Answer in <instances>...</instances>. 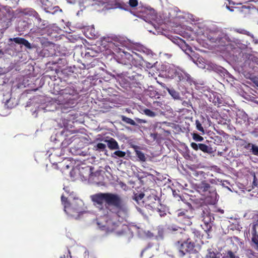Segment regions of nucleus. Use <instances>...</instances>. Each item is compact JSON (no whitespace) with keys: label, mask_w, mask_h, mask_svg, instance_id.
Returning a JSON list of instances; mask_svg holds the SVG:
<instances>
[{"label":"nucleus","mask_w":258,"mask_h":258,"mask_svg":"<svg viewBox=\"0 0 258 258\" xmlns=\"http://www.w3.org/2000/svg\"><path fill=\"white\" fill-rule=\"evenodd\" d=\"M92 201L101 207L99 217L97 218V224L99 229L106 233L115 232L118 236L124 235L128 227L117 220L118 216L106 207H103V203L106 206H113L117 209H122L123 202L120 196L116 194L110 192L98 193L92 196Z\"/></svg>","instance_id":"nucleus-1"},{"label":"nucleus","mask_w":258,"mask_h":258,"mask_svg":"<svg viewBox=\"0 0 258 258\" xmlns=\"http://www.w3.org/2000/svg\"><path fill=\"white\" fill-rule=\"evenodd\" d=\"M79 98L77 90L74 86L69 85L60 91L59 95L56 101L61 111L67 113L70 111L69 109L75 106Z\"/></svg>","instance_id":"nucleus-2"},{"label":"nucleus","mask_w":258,"mask_h":258,"mask_svg":"<svg viewBox=\"0 0 258 258\" xmlns=\"http://www.w3.org/2000/svg\"><path fill=\"white\" fill-rule=\"evenodd\" d=\"M206 37L213 46L216 47L227 46L230 39L228 35L221 30H211L206 34Z\"/></svg>","instance_id":"nucleus-3"},{"label":"nucleus","mask_w":258,"mask_h":258,"mask_svg":"<svg viewBox=\"0 0 258 258\" xmlns=\"http://www.w3.org/2000/svg\"><path fill=\"white\" fill-rule=\"evenodd\" d=\"M113 53L115 55V58L116 61L122 65L126 66L130 69L132 68V62L133 60V56L130 53L125 51L122 49V46L116 45L114 43L111 46Z\"/></svg>","instance_id":"nucleus-4"},{"label":"nucleus","mask_w":258,"mask_h":258,"mask_svg":"<svg viewBox=\"0 0 258 258\" xmlns=\"http://www.w3.org/2000/svg\"><path fill=\"white\" fill-rule=\"evenodd\" d=\"M61 201L64 207V211L68 216L73 217L78 216L79 213L81 212V209L79 205H81L82 201L77 199L71 204L63 195L61 197Z\"/></svg>","instance_id":"nucleus-5"},{"label":"nucleus","mask_w":258,"mask_h":258,"mask_svg":"<svg viewBox=\"0 0 258 258\" xmlns=\"http://www.w3.org/2000/svg\"><path fill=\"white\" fill-rule=\"evenodd\" d=\"M177 246L180 256H183L186 253H194L195 251V244L190 237L181 243L178 241Z\"/></svg>","instance_id":"nucleus-6"},{"label":"nucleus","mask_w":258,"mask_h":258,"mask_svg":"<svg viewBox=\"0 0 258 258\" xmlns=\"http://www.w3.org/2000/svg\"><path fill=\"white\" fill-rule=\"evenodd\" d=\"M160 202V199L154 192L147 196L143 201L145 207L152 210H155Z\"/></svg>","instance_id":"nucleus-7"},{"label":"nucleus","mask_w":258,"mask_h":258,"mask_svg":"<svg viewBox=\"0 0 258 258\" xmlns=\"http://www.w3.org/2000/svg\"><path fill=\"white\" fill-rule=\"evenodd\" d=\"M202 212H201V216L203 218V221L204 223L205 228L203 229L206 232H209L212 229V225L211 222L212 221V216L210 212V209L208 207H202Z\"/></svg>","instance_id":"nucleus-8"},{"label":"nucleus","mask_w":258,"mask_h":258,"mask_svg":"<svg viewBox=\"0 0 258 258\" xmlns=\"http://www.w3.org/2000/svg\"><path fill=\"white\" fill-rule=\"evenodd\" d=\"M190 147L195 151L200 150L205 153L210 154L212 152V148L204 144L192 142L190 143Z\"/></svg>","instance_id":"nucleus-9"},{"label":"nucleus","mask_w":258,"mask_h":258,"mask_svg":"<svg viewBox=\"0 0 258 258\" xmlns=\"http://www.w3.org/2000/svg\"><path fill=\"white\" fill-rule=\"evenodd\" d=\"M198 188L201 191L207 192L209 191V193L214 195H216V189L213 187L211 186L210 184L207 183L206 181H202L198 186Z\"/></svg>","instance_id":"nucleus-10"},{"label":"nucleus","mask_w":258,"mask_h":258,"mask_svg":"<svg viewBox=\"0 0 258 258\" xmlns=\"http://www.w3.org/2000/svg\"><path fill=\"white\" fill-rule=\"evenodd\" d=\"M9 41H14L16 43L22 44L28 48H31V44L29 42V41L23 38L15 37L13 38H10L9 39Z\"/></svg>","instance_id":"nucleus-11"},{"label":"nucleus","mask_w":258,"mask_h":258,"mask_svg":"<svg viewBox=\"0 0 258 258\" xmlns=\"http://www.w3.org/2000/svg\"><path fill=\"white\" fill-rule=\"evenodd\" d=\"M104 141L107 143V146L110 150H117L119 149L118 143L114 139L110 138L109 140H105Z\"/></svg>","instance_id":"nucleus-12"},{"label":"nucleus","mask_w":258,"mask_h":258,"mask_svg":"<svg viewBox=\"0 0 258 258\" xmlns=\"http://www.w3.org/2000/svg\"><path fill=\"white\" fill-rule=\"evenodd\" d=\"M252 241L258 247V223L254 224L252 228Z\"/></svg>","instance_id":"nucleus-13"},{"label":"nucleus","mask_w":258,"mask_h":258,"mask_svg":"<svg viewBox=\"0 0 258 258\" xmlns=\"http://www.w3.org/2000/svg\"><path fill=\"white\" fill-rule=\"evenodd\" d=\"M155 210H156L160 216L162 217L166 215L167 208L165 205H163L160 203L157 206Z\"/></svg>","instance_id":"nucleus-14"},{"label":"nucleus","mask_w":258,"mask_h":258,"mask_svg":"<svg viewBox=\"0 0 258 258\" xmlns=\"http://www.w3.org/2000/svg\"><path fill=\"white\" fill-rule=\"evenodd\" d=\"M144 64H145V60L142 57L138 56V57L135 58L133 56L132 66L133 65L136 67H143Z\"/></svg>","instance_id":"nucleus-15"},{"label":"nucleus","mask_w":258,"mask_h":258,"mask_svg":"<svg viewBox=\"0 0 258 258\" xmlns=\"http://www.w3.org/2000/svg\"><path fill=\"white\" fill-rule=\"evenodd\" d=\"M116 3L114 1L111 0H105L103 9L105 10H110L115 8Z\"/></svg>","instance_id":"nucleus-16"},{"label":"nucleus","mask_w":258,"mask_h":258,"mask_svg":"<svg viewBox=\"0 0 258 258\" xmlns=\"http://www.w3.org/2000/svg\"><path fill=\"white\" fill-rule=\"evenodd\" d=\"M22 13L25 15L32 16L34 18L35 17V16H37V14H38V13L35 10H34V9H33L32 8L24 9L23 10Z\"/></svg>","instance_id":"nucleus-17"},{"label":"nucleus","mask_w":258,"mask_h":258,"mask_svg":"<svg viewBox=\"0 0 258 258\" xmlns=\"http://www.w3.org/2000/svg\"><path fill=\"white\" fill-rule=\"evenodd\" d=\"M76 139H77V138H75V136L71 138H66L61 142V146L62 148H66Z\"/></svg>","instance_id":"nucleus-18"},{"label":"nucleus","mask_w":258,"mask_h":258,"mask_svg":"<svg viewBox=\"0 0 258 258\" xmlns=\"http://www.w3.org/2000/svg\"><path fill=\"white\" fill-rule=\"evenodd\" d=\"M134 148L135 150L136 154L138 158L139 159V160L141 161L145 162L146 160L145 154L143 152L137 150V149L139 148V147H138L137 146H135L134 147Z\"/></svg>","instance_id":"nucleus-19"},{"label":"nucleus","mask_w":258,"mask_h":258,"mask_svg":"<svg viewBox=\"0 0 258 258\" xmlns=\"http://www.w3.org/2000/svg\"><path fill=\"white\" fill-rule=\"evenodd\" d=\"M244 147L246 149H248L250 147H251V151L252 154L254 155L258 156V146H256L255 145L252 144L251 143H248Z\"/></svg>","instance_id":"nucleus-20"},{"label":"nucleus","mask_w":258,"mask_h":258,"mask_svg":"<svg viewBox=\"0 0 258 258\" xmlns=\"http://www.w3.org/2000/svg\"><path fill=\"white\" fill-rule=\"evenodd\" d=\"M205 119L204 117H202L203 121L201 122L199 120H196V128L201 132L203 135L205 134V130L204 129V127L202 126V123L204 122V120Z\"/></svg>","instance_id":"nucleus-21"},{"label":"nucleus","mask_w":258,"mask_h":258,"mask_svg":"<svg viewBox=\"0 0 258 258\" xmlns=\"http://www.w3.org/2000/svg\"><path fill=\"white\" fill-rule=\"evenodd\" d=\"M120 118L122 121L127 124H130L132 125H137V124L136 123L135 121L129 117H127L124 115H121L120 116Z\"/></svg>","instance_id":"nucleus-22"},{"label":"nucleus","mask_w":258,"mask_h":258,"mask_svg":"<svg viewBox=\"0 0 258 258\" xmlns=\"http://www.w3.org/2000/svg\"><path fill=\"white\" fill-rule=\"evenodd\" d=\"M187 213H188L187 210H179L177 212V216H178V217H183V218L189 219L190 216H189L187 215Z\"/></svg>","instance_id":"nucleus-23"},{"label":"nucleus","mask_w":258,"mask_h":258,"mask_svg":"<svg viewBox=\"0 0 258 258\" xmlns=\"http://www.w3.org/2000/svg\"><path fill=\"white\" fill-rule=\"evenodd\" d=\"M18 28L22 30H25L26 29H28V24L25 21H20L18 23Z\"/></svg>","instance_id":"nucleus-24"},{"label":"nucleus","mask_w":258,"mask_h":258,"mask_svg":"<svg viewBox=\"0 0 258 258\" xmlns=\"http://www.w3.org/2000/svg\"><path fill=\"white\" fill-rule=\"evenodd\" d=\"M206 258H219L217 256L215 252L212 250V249H208V253L206 255Z\"/></svg>","instance_id":"nucleus-25"},{"label":"nucleus","mask_w":258,"mask_h":258,"mask_svg":"<svg viewBox=\"0 0 258 258\" xmlns=\"http://www.w3.org/2000/svg\"><path fill=\"white\" fill-rule=\"evenodd\" d=\"M235 31L238 33L246 35L247 36L250 35V33L249 31H248L246 30H245L244 29L237 28L235 30Z\"/></svg>","instance_id":"nucleus-26"},{"label":"nucleus","mask_w":258,"mask_h":258,"mask_svg":"<svg viewBox=\"0 0 258 258\" xmlns=\"http://www.w3.org/2000/svg\"><path fill=\"white\" fill-rule=\"evenodd\" d=\"M145 195L143 193L140 194H136L134 196V200L136 202H139L140 200H142L144 197Z\"/></svg>","instance_id":"nucleus-27"},{"label":"nucleus","mask_w":258,"mask_h":258,"mask_svg":"<svg viewBox=\"0 0 258 258\" xmlns=\"http://www.w3.org/2000/svg\"><path fill=\"white\" fill-rule=\"evenodd\" d=\"M192 138L195 141L197 142H201L204 140L203 137L197 133H194L192 134Z\"/></svg>","instance_id":"nucleus-28"},{"label":"nucleus","mask_w":258,"mask_h":258,"mask_svg":"<svg viewBox=\"0 0 258 258\" xmlns=\"http://www.w3.org/2000/svg\"><path fill=\"white\" fill-rule=\"evenodd\" d=\"M144 113L149 116L154 117L155 116V113L149 109H145L144 110Z\"/></svg>","instance_id":"nucleus-29"},{"label":"nucleus","mask_w":258,"mask_h":258,"mask_svg":"<svg viewBox=\"0 0 258 258\" xmlns=\"http://www.w3.org/2000/svg\"><path fill=\"white\" fill-rule=\"evenodd\" d=\"M169 93L174 99H177L179 98L178 93H177L174 90H169Z\"/></svg>","instance_id":"nucleus-30"},{"label":"nucleus","mask_w":258,"mask_h":258,"mask_svg":"<svg viewBox=\"0 0 258 258\" xmlns=\"http://www.w3.org/2000/svg\"><path fill=\"white\" fill-rule=\"evenodd\" d=\"M214 103L215 105L220 106V104L222 103V99L218 96L217 97H215L214 99Z\"/></svg>","instance_id":"nucleus-31"},{"label":"nucleus","mask_w":258,"mask_h":258,"mask_svg":"<svg viewBox=\"0 0 258 258\" xmlns=\"http://www.w3.org/2000/svg\"><path fill=\"white\" fill-rule=\"evenodd\" d=\"M48 25V23L46 21H43L40 24H38V28L40 29L43 30L45 29Z\"/></svg>","instance_id":"nucleus-32"},{"label":"nucleus","mask_w":258,"mask_h":258,"mask_svg":"<svg viewBox=\"0 0 258 258\" xmlns=\"http://www.w3.org/2000/svg\"><path fill=\"white\" fill-rule=\"evenodd\" d=\"M113 154L115 155L116 156L119 157H123L125 155V152L122 151L117 150L115 151L113 153Z\"/></svg>","instance_id":"nucleus-33"},{"label":"nucleus","mask_w":258,"mask_h":258,"mask_svg":"<svg viewBox=\"0 0 258 258\" xmlns=\"http://www.w3.org/2000/svg\"><path fill=\"white\" fill-rule=\"evenodd\" d=\"M258 185V179L256 178L255 174H253V181L252 183V188L257 187Z\"/></svg>","instance_id":"nucleus-34"},{"label":"nucleus","mask_w":258,"mask_h":258,"mask_svg":"<svg viewBox=\"0 0 258 258\" xmlns=\"http://www.w3.org/2000/svg\"><path fill=\"white\" fill-rule=\"evenodd\" d=\"M128 4L130 7L135 8L138 5V0H129Z\"/></svg>","instance_id":"nucleus-35"},{"label":"nucleus","mask_w":258,"mask_h":258,"mask_svg":"<svg viewBox=\"0 0 258 258\" xmlns=\"http://www.w3.org/2000/svg\"><path fill=\"white\" fill-rule=\"evenodd\" d=\"M96 147L98 149L103 151L106 148V145L104 144L100 143L97 144Z\"/></svg>","instance_id":"nucleus-36"},{"label":"nucleus","mask_w":258,"mask_h":258,"mask_svg":"<svg viewBox=\"0 0 258 258\" xmlns=\"http://www.w3.org/2000/svg\"><path fill=\"white\" fill-rule=\"evenodd\" d=\"M226 257L227 258H237L232 251H228L227 253Z\"/></svg>","instance_id":"nucleus-37"},{"label":"nucleus","mask_w":258,"mask_h":258,"mask_svg":"<svg viewBox=\"0 0 258 258\" xmlns=\"http://www.w3.org/2000/svg\"><path fill=\"white\" fill-rule=\"evenodd\" d=\"M158 134L157 133H151L150 134V137H151V139L155 141L157 139Z\"/></svg>","instance_id":"nucleus-38"},{"label":"nucleus","mask_w":258,"mask_h":258,"mask_svg":"<svg viewBox=\"0 0 258 258\" xmlns=\"http://www.w3.org/2000/svg\"><path fill=\"white\" fill-rule=\"evenodd\" d=\"M191 235L194 236V238L195 239L196 236L197 238L200 239V234L199 231H195L192 232Z\"/></svg>","instance_id":"nucleus-39"},{"label":"nucleus","mask_w":258,"mask_h":258,"mask_svg":"<svg viewBox=\"0 0 258 258\" xmlns=\"http://www.w3.org/2000/svg\"><path fill=\"white\" fill-rule=\"evenodd\" d=\"M142 67H146L148 69H150L153 67V64L152 63L148 62L145 60V64L143 65Z\"/></svg>","instance_id":"nucleus-40"},{"label":"nucleus","mask_w":258,"mask_h":258,"mask_svg":"<svg viewBox=\"0 0 258 258\" xmlns=\"http://www.w3.org/2000/svg\"><path fill=\"white\" fill-rule=\"evenodd\" d=\"M95 1L96 5L104 6L105 0H95Z\"/></svg>","instance_id":"nucleus-41"},{"label":"nucleus","mask_w":258,"mask_h":258,"mask_svg":"<svg viewBox=\"0 0 258 258\" xmlns=\"http://www.w3.org/2000/svg\"><path fill=\"white\" fill-rule=\"evenodd\" d=\"M35 20L37 21L38 25V24H40V23H41L43 21H44L40 18L38 13L37 14V16H35Z\"/></svg>","instance_id":"nucleus-42"},{"label":"nucleus","mask_w":258,"mask_h":258,"mask_svg":"<svg viewBox=\"0 0 258 258\" xmlns=\"http://www.w3.org/2000/svg\"><path fill=\"white\" fill-rule=\"evenodd\" d=\"M60 258H71L70 251H68V252L66 253V255L64 254L63 256H61Z\"/></svg>","instance_id":"nucleus-43"},{"label":"nucleus","mask_w":258,"mask_h":258,"mask_svg":"<svg viewBox=\"0 0 258 258\" xmlns=\"http://www.w3.org/2000/svg\"><path fill=\"white\" fill-rule=\"evenodd\" d=\"M150 250V247H146V248H145L144 250H142V251L141 252V256H143V255L144 254V253L148 251H149Z\"/></svg>","instance_id":"nucleus-44"},{"label":"nucleus","mask_w":258,"mask_h":258,"mask_svg":"<svg viewBox=\"0 0 258 258\" xmlns=\"http://www.w3.org/2000/svg\"><path fill=\"white\" fill-rule=\"evenodd\" d=\"M215 141H216L218 143H221L222 142V138L221 137L216 136Z\"/></svg>","instance_id":"nucleus-45"},{"label":"nucleus","mask_w":258,"mask_h":258,"mask_svg":"<svg viewBox=\"0 0 258 258\" xmlns=\"http://www.w3.org/2000/svg\"><path fill=\"white\" fill-rule=\"evenodd\" d=\"M136 120L139 122V123H145L146 122L145 120H144L140 118H136Z\"/></svg>","instance_id":"nucleus-46"},{"label":"nucleus","mask_w":258,"mask_h":258,"mask_svg":"<svg viewBox=\"0 0 258 258\" xmlns=\"http://www.w3.org/2000/svg\"><path fill=\"white\" fill-rule=\"evenodd\" d=\"M226 8L231 12L234 11V8L232 7H230V6H228L227 4H226Z\"/></svg>","instance_id":"nucleus-47"},{"label":"nucleus","mask_w":258,"mask_h":258,"mask_svg":"<svg viewBox=\"0 0 258 258\" xmlns=\"http://www.w3.org/2000/svg\"><path fill=\"white\" fill-rule=\"evenodd\" d=\"M247 254L249 255L250 254H251L252 256H254V253L251 250L247 251Z\"/></svg>","instance_id":"nucleus-48"},{"label":"nucleus","mask_w":258,"mask_h":258,"mask_svg":"<svg viewBox=\"0 0 258 258\" xmlns=\"http://www.w3.org/2000/svg\"><path fill=\"white\" fill-rule=\"evenodd\" d=\"M87 258H96V257L93 254H88Z\"/></svg>","instance_id":"nucleus-49"},{"label":"nucleus","mask_w":258,"mask_h":258,"mask_svg":"<svg viewBox=\"0 0 258 258\" xmlns=\"http://www.w3.org/2000/svg\"><path fill=\"white\" fill-rule=\"evenodd\" d=\"M90 53L91 52L90 51H88L86 53L85 56H94V55H91Z\"/></svg>","instance_id":"nucleus-50"},{"label":"nucleus","mask_w":258,"mask_h":258,"mask_svg":"<svg viewBox=\"0 0 258 258\" xmlns=\"http://www.w3.org/2000/svg\"><path fill=\"white\" fill-rule=\"evenodd\" d=\"M44 10H45V12H47V13H51V12H50V11L49 10V8H44Z\"/></svg>","instance_id":"nucleus-51"},{"label":"nucleus","mask_w":258,"mask_h":258,"mask_svg":"<svg viewBox=\"0 0 258 258\" xmlns=\"http://www.w3.org/2000/svg\"><path fill=\"white\" fill-rule=\"evenodd\" d=\"M187 206H188V207H189V209H191V208H192L191 205L190 203H187Z\"/></svg>","instance_id":"nucleus-52"},{"label":"nucleus","mask_w":258,"mask_h":258,"mask_svg":"<svg viewBox=\"0 0 258 258\" xmlns=\"http://www.w3.org/2000/svg\"><path fill=\"white\" fill-rule=\"evenodd\" d=\"M227 1H228V2H229V5H230V4L232 3V2L230 1V0H227ZM232 4H234V3H232Z\"/></svg>","instance_id":"nucleus-53"},{"label":"nucleus","mask_w":258,"mask_h":258,"mask_svg":"<svg viewBox=\"0 0 258 258\" xmlns=\"http://www.w3.org/2000/svg\"><path fill=\"white\" fill-rule=\"evenodd\" d=\"M176 41H177L178 42V41H181L182 40V39H176Z\"/></svg>","instance_id":"nucleus-54"},{"label":"nucleus","mask_w":258,"mask_h":258,"mask_svg":"<svg viewBox=\"0 0 258 258\" xmlns=\"http://www.w3.org/2000/svg\"><path fill=\"white\" fill-rule=\"evenodd\" d=\"M153 256V255H149V257H151L152 256Z\"/></svg>","instance_id":"nucleus-55"},{"label":"nucleus","mask_w":258,"mask_h":258,"mask_svg":"<svg viewBox=\"0 0 258 258\" xmlns=\"http://www.w3.org/2000/svg\"><path fill=\"white\" fill-rule=\"evenodd\" d=\"M198 175V174L197 173H196V174H195V175L196 176H197Z\"/></svg>","instance_id":"nucleus-56"},{"label":"nucleus","mask_w":258,"mask_h":258,"mask_svg":"<svg viewBox=\"0 0 258 258\" xmlns=\"http://www.w3.org/2000/svg\"><path fill=\"white\" fill-rule=\"evenodd\" d=\"M68 187H64L63 189L66 190V189Z\"/></svg>","instance_id":"nucleus-57"},{"label":"nucleus","mask_w":258,"mask_h":258,"mask_svg":"<svg viewBox=\"0 0 258 258\" xmlns=\"http://www.w3.org/2000/svg\"><path fill=\"white\" fill-rule=\"evenodd\" d=\"M187 78H187V79H189V78H190V77H189V76H188V77H187Z\"/></svg>","instance_id":"nucleus-58"},{"label":"nucleus","mask_w":258,"mask_h":258,"mask_svg":"<svg viewBox=\"0 0 258 258\" xmlns=\"http://www.w3.org/2000/svg\"><path fill=\"white\" fill-rule=\"evenodd\" d=\"M90 170H91L92 169V168L91 167H90Z\"/></svg>","instance_id":"nucleus-59"},{"label":"nucleus","mask_w":258,"mask_h":258,"mask_svg":"<svg viewBox=\"0 0 258 258\" xmlns=\"http://www.w3.org/2000/svg\"><path fill=\"white\" fill-rule=\"evenodd\" d=\"M257 86H258V84H257Z\"/></svg>","instance_id":"nucleus-60"}]
</instances>
